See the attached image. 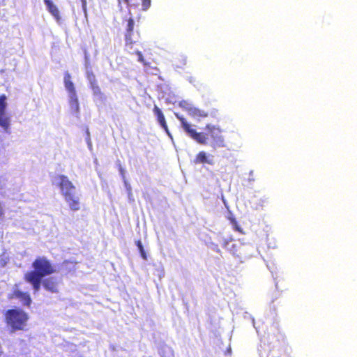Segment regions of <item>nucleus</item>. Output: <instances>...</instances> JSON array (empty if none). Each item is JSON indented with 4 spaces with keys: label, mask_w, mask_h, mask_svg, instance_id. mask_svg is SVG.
I'll return each mask as SVG.
<instances>
[{
    "label": "nucleus",
    "mask_w": 357,
    "mask_h": 357,
    "mask_svg": "<svg viewBox=\"0 0 357 357\" xmlns=\"http://www.w3.org/2000/svg\"><path fill=\"white\" fill-rule=\"evenodd\" d=\"M229 220H230L231 223L233 225L234 229L236 231H238L239 233L243 234V231L241 227L238 225L236 220L234 217H230Z\"/></svg>",
    "instance_id": "18"
},
{
    "label": "nucleus",
    "mask_w": 357,
    "mask_h": 357,
    "mask_svg": "<svg viewBox=\"0 0 357 357\" xmlns=\"http://www.w3.org/2000/svg\"><path fill=\"white\" fill-rule=\"evenodd\" d=\"M41 284L45 290L50 293L56 294L59 292L58 281L54 277H48L42 279Z\"/></svg>",
    "instance_id": "6"
},
{
    "label": "nucleus",
    "mask_w": 357,
    "mask_h": 357,
    "mask_svg": "<svg viewBox=\"0 0 357 357\" xmlns=\"http://www.w3.org/2000/svg\"><path fill=\"white\" fill-rule=\"evenodd\" d=\"M190 116L197 119L206 118L208 116V113L204 110L194 107L190 111Z\"/></svg>",
    "instance_id": "13"
},
{
    "label": "nucleus",
    "mask_w": 357,
    "mask_h": 357,
    "mask_svg": "<svg viewBox=\"0 0 357 357\" xmlns=\"http://www.w3.org/2000/svg\"><path fill=\"white\" fill-rule=\"evenodd\" d=\"M126 24L124 31L125 47L128 49H132L140 37L139 33L135 31V20L132 17L125 20Z\"/></svg>",
    "instance_id": "4"
},
{
    "label": "nucleus",
    "mask_w": 357,
    "mask_h": 357,
    "mask_svg": "<svg viewBox=\"0 0 357 357\" xmlns=\"http://www.w3.org/2000/svg\"><path fill=\"white\" fill-rule=\"evenodd\" d=\"M5 322L11 332L24 331L29 319L28 314L22 309H10L4 314Z\"/></svg>",
    "instance_id": "3"
},
{
    "label": "nucleus",
    "mask_w": 357,
    "mask_h": 357,
    "mask_svg": "<svg viewBox=\"0 0 357 357\" xmlns=\"http://www.w3.org/2000/svg\"><path fill=\"white\" fill-rule=\"evenodd\" d=\"M63 197L72 211H77L80 209L79 199V197L76 196L75 192Z\"/></svg>",
    "instance_id": "7"
},
{
    "label": "nucleus",
    "mask_w": 357,
    "mask_h": 357,
    "mask_svg": "<svg viewBox=\"0 0 357 357\" xmlns=\"http://www.w3.org/2000/svg\"><path fill=\"white\" fill-rule=\"evenodd\" d=\"M48 11L57 20H60V15L58 8L53 3L52 0H44Z\"/></svg>",
    "instance_id": "12"
},
{
    "label": "nucleus",
    "mask_w": 357,
    "mask_h": 357,
    "mask_svg": "<svg viewBox=\"0 0 357 357\" xmlns=\"http://www.w3.org/2000/svg\"><path fill=\"white\" fill-rule=\"evenodd\" d=\"M124 1H125L127 4H129V0H124Z\"/></svg>",
    "instance_id": "25"
},
{
    "label": "nucleus",
    "mask_w": 357,
    "mask_h": 357,
    "mask_svg": "<svg viewBox=\"0 0 357 357\" xmlns=\"http://www.w3.org/2000/svg\"><path fill=\"white\" fill-rule=\"evenodd\" d=\"M32 271L24 275V280L31 284L34 292H38L41 286L42 279L56 273L54 264L46 257H37L32 262Z\"/></svg>",
    "instance_id": "2"
},
{
    "label": "nucleus",
    "mask_w": 357,
    "mask_h": 357,
    "mask_svg": "<svg viewBox=\"0 0 357 357\" xmlns=\"http://www.w3.org/2000/svg\"><path fill=\"white\" fill-rule=\"evenodd\" d=\"M151 5V0H142V7L143 10H147Z\"/></svg>",
    "instance_id": "22"
},
{
    "label": "nucleus",
    "mask_w": 357,
    "mask_h": 357,
    "mask_svg": "<svg viewBox=\"0 0 357 357\" xmlns=\"http://www.w3.org/2000/svg\"><path fill=\"white\" fill-rule=\"evenodd\" d=\"M140 254L144 259H146V255L144 249L142 250V251H140Z\"/></svg>",
    "instance_id": "24"
},
{
    "label": "nucleus",
    "mask_w": 357,
    "mask_h": 357,
    "mask_svg": "<svg viewBox=\"0 0 357 357\" xmlns=\"http://www.w3.org/2000/svg\"><path fill=\"white\" fill-rule=\"evenodd\" d=\"M135 54L138 56V61L141 62L144 66H147L149 64L144 60V58L140 51H136Z\"/></svg>",
    "instance_id": "19"
},
{
    "label": "nucleus",
    "mask_w": 357,
    "mask_h": 357,
    "mask_svg": "<svg viewBox=\"0 0 357 357\" xmlns=\"http://www.w3.org/2000/svg\"><path fill=\"white\" fill-rule=\"evenodd\" d=\"M153 112L157 116L158 121L161 126V127L165 130L166 133L168 135H170L165 116L161 109L157 105H155L153 107Z\"/></svg>",
    "instance_id": "9"
},
{
    "label": "nucleus",
    "mask_w": 357,
    "mask_h": 357,
    "mask_svg": "<svg viewBox=\"0 0 357 357\" xmlns=\"http://www.w3.org/2000/svg\"><path fill=\"white\" fill-rule=\"evenodd\" d=\"M70 102L71 105L73 107H74L77 111H78V109H79L78 98H77V102H75V97L72 94H70Z\"/></svg>",
    "instance_id": "20"
},
{
    "label": "nucleus",
    "mask_w": 357,
    "mask_h": 357,
    "mask_svg": "<svg viewBox=\"0 0 357 357\" xmlns=\"http://www.w3.org/2000/svg\"><path fill=\"white\" fill-rule=\"evenodd\" d=\"M10 125V119L9 117L6 116L5 113L0 114V126L3 127L4 129H8Z\"/></svg>",
    "instance_id": "14"
},
{
    "label": "nucleus",
    "mask_w": 357,
    "mask_h": 357,
    "mask_svg": "<svg viewBox=\"0 0 357 357\" xmlns=\"http://www.w3.org/2000/svg\"><path fill=\"white\" fill-rule=\"evenodd\" d=\"M175 116L180 121L185 132L197 143L205 145L211 139V146L214 149L225 146V139L222 135V130L219 127L212 124H206L205 126L206 132H198L192 128V125L183 116L178 114H175Z\"/></svg>",
    "instance_id": "1"
},
{
    "label": "nucleus",
    "mask_w": 357,
    "mask_h": 357,
    "mask_svg": "<svg viewBox=\"0 0 357 357\" xmlns=\"http://www.w3.org/2000/svg\"><path fill=\"white\" fill-rule=\"evenodd\" d=\"M57 178L59 180L58 186L63 197L75 192V186L66 176L59 175Z\"/></svg>",
    "instance_id": "5"
},
{
    "label": "nucleus",
    "mask_w": 357,
    "mask_h": 357,
    "mask_svg": "<svg viewBox=\"0 0 357 357\" xmlns=\"http://www.w3.org/2000/svg\"><path fill=\"white\" fill-rule=\"evenodd\" d=\"M86 77L90 84L98 82L95 75L92 72L88 73Z\"/></svg>",
    "instance_id": "21"
},
{
    "label": "nucleus",
    "mask_w": 357,
    "mask_h": 357,
    "mask_svg": "<svg viewBox=\"0 0 357 357\" xmlns=\"http://www.w3.org/2000/svg\"><path fill=\"white\" fill-rule=\"evenodd\" d=\"M6 95L3 94L0 96V114L5 113V110L6 108Z\"/></svg>",
    "instance_id": "16"
},
{
    "label": "nucleus",
    "mask_w": 357,
    "mask_h": 357,
    "mask_svg": "<svg viewBox=\"0 0 357 357\" xmlns=\"http://www.w3.org/2000/svg\"><path fill=\"white\" fill-rule=\"evenodd\" d=\"M90 88L91 89L94 95H96V96L102 95L101 89H100L98 82L90 84Z\"/></svg>",
    "instance_id": "17"
},
{
    "label": "nucleus",
    "mask_w": 357,
    "mask_h": 357,
    "mask_svg": "<svg viewBox=\"0 0 357 357\" xmlns=\"http://www.w3.org/2000/svg\"><path fill=\"white\" fill-rule=\"evenodd\" d=\"M68 261H63V264H68Z\"/></svg>",
    "instance_id": "26"
},
{
    "label": "nucleus",
    "mask_w": 357,
    "mask_h": 357,
    "mask_svg": "<svg viewBox=\"0 0 357 357\" xmlns=\"http://www.w3.org/2000/svg\"><path fill=\"white\" fill-rule=\"evenodd\" d=\"M179 106L183 109L185 111H186L188 114L190 115V111L192 110V107H194L190 103H189L188 101L182 100L179 102Z\"/></svg>",
    "instance_id": "15"
},
{
    "label": "nucleus",
    "mask_w": 357,
    "mask_h": 357,
    "mask_svg": "<svg viewBox=\"0 0 357 357\" xmlns=\"http://www.w3.org/2000/svg\"><path fill=\"white\" fill-rule=\"evenodd\" d=\"M195 164H204L213 165V156L207 154L205 151H199L195 156L194 160Z\"/></svg>",
    "instance_id": "8"
},
{
    "label": "nucleus",
    "mask_w": 357,
    "mask_h": 357,
    "mask_svg": "<svg viewBox=\"0 0 357 357\" xmlns=\"http://www.w3.org/2000/svg\"><path fill=\"white\" fill-rule=\"evenodd\" d=\"M63 82L66 90L75 97V102H77L76 90L73 82L71 81V76L68 72L64 74Z\"/></svg>",
    "instance_id": "10"
},
{
    "label": "nucleus",
    "mask_w": 357,
    "mask_h": 357,
    "mask_svg": "<svg viewBox=\"0 0 357 357\" xmlns=\"http://www.w3.org/2000/svg\"><path fill=\"white\" fill-rule=\"evenodd\" d=\"M13 296L20 299L24 305L29 306L31 303L30 295L26 292L15 290L13 291Z\"/></svg>",
    "instance_id": "11"
},
{
    "label": "nucleus",
    "mask_w": 357,
    "mask_h": 357,
    "mask_svg": "<svg viewBox=\"0 0 357 357\" xmlns=\"http://www.w3.org/2000/svg\"><path fill=\"white\" fill-rule=\"evenodd\" d=\"M136 245H137V248H138V249H139V252H140V251H142V250L144 249V247H143V245H142V242H141V241H140V240L137 241V242H136Z\"/></svg>",
    "instance_id": "23"
}]
</instances>
